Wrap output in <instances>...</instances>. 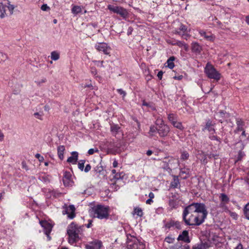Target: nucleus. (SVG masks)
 Returning <instances> with one entry per match:
<instances>
[{
	"mask_svg": "<svg viewBox=\"0 0 249 249\" xmlns=\"http://www.w3.org/2000/svg\"><path fill=\"white\" fill-rule=\"evenodd\" d=\"M35 157L36 158L38 159L39 161H43L44 160V158L38 153L36 154Z\"/></svg>",
	"mask_w": 249,
	"mask_h": 249,
	"instance_id": "obj_52",
	"label": "nucleus"
},
{
	"mask_svg": "<svg viewBox=\"0 0 249 249\" xmlns=\"http://www.w3.org/2000/svg\"><path fill=\"white\" fill-rule=\"evenodd\" d=\"M155 124L158 126V133L160 137L164 138L168 136L170 131V127L165 124L162 119H157Z\"/></svg>",
	"mask_w": 249,
	"mask_h": 249,
	"instance_id": "obj_4",
	"label": "nucleus"
},
{
	"mask_svg": "<svg viewBox=\"0 0 249 249\" xmlns=\"http://www.w3.org/2000/svg\"><path fill=\"white\" fill-rule=\"evenodd\" d=\"M95 48L99 52H102L105 54H108L110 53V47L104 42L97 43Z\"/></svg>",
	"mask_w": 249,
	"mask_h": 249,
	"instance_id": "obj_9",
	"label": "nucleus"
},
{
	"mask_svg": "<svg viewBox=\"0 0 249 249\" xmlns=\"http://www.w3.org/2000/svg\"><path fill=\"white\" fill-rule=\"evenodd\" d=\"M177 41V40L176 39H171V40H168L167 41V43L171 44L172 45H176V44H174V43H176V42Z\"/></svg>",
	"mask_w": 249,
	"mask_h": 249,
	"instance_id": "obj_53",
	"label": "nucleus"
},
{
	"mask_svg": "<svg viewBox=\"0 0 249 249\" xmlns=\"http://www.w3.org/2000/svg\"><path fill=\"white\" fill-rule=\"evenodd\" d=\"M214 125V123H213L211 120L209 119L207 120L206 124L204 128H203L202 130L205 131L206 130H208L209 132L213 134L215 132V129L213 128Z\"/></svg>",
	"mask_w": 249,
	"mask_h": 249,
	"instance_id": "obj_14",
	"label": "nucleus"
},
{
	"mask_svg": "<svg viewBox=\"0 0 249 249\" xmlns=\"http://www.w3.org/2000/svg\"><path fill=\"white\" fill-rule=\"evenodd\" d=\"M175 222H171L170 223H167L166 225V227L170 228L172 226H174Z\"/></svg>",
	"mask_w": 249,
	"mask_h": 249,
	"instance_id": "obj_60",
	"label": "nucleus"
},
{
	"mask_svg": "<svg viewBox=\"0 0 249 249\" xmlns=\"http://www.w3.org/2000/svg\"><path fill=\"white\" fill-rule=\"evenodd\" d=\"M208 215L206 207L202 203H193L183 211L182 218L187 226H198L205 221Z\"/></svg>",
	"mask_w": 249,
	"mask_h": 249,
	"instance_id": "obj_1",
	"label": "nucleus"
},
{
	"mask_svg": "<svg viewBox=\"0 0 249 249\" xmlns=\"http://www.w3.org/2000/svg\"><path fill=\"white\" fill-rule=\"evenodd\" d=\"M94 171L96 173L101 175L104 174V172L103 166L100 163L97 165V166L94 168Z\"/></svg>",
	"mask_w": 249,
	"mask_h": 249,
	"instance_id": "obj_25",
	"label": "nucleus"
},
{
	"mask_svg": "<svg viewBox=\"0 0 249 249\" xmlns=\"http://www.w3.org/2000/svg\"><path fill=\"white\" fill-rule=\"evenodd\" d=\"M156 132H158V126H155L154 125H151L149 132V135L150 136H153Z\"/></svg>",
	"mask_w": 249,
	"mask_h": 249,
	"instance_id": "obj_30",
	"label": "nucleus"
},
{
	"mask_svg": "<svg viewBox=\"0 0 249 249\" xmlns=\"http://www.w3.org/2000/svg\"><path fill=\"white\" fill-rule=\"evenodd\" d=\"M178 241H182L186 243H189L191 242L189 236V231L187 230H184L182 231L177 238Z\"/></svg>",
	"mask_w": 249,
	"mask_h": 249,
	"instance_id": "obj_10",
	"label": "nucleus"
},
{
	"mask_svg": "<svg viewBox=\"0 0 249 249\" xmlns=\"http://www.w3.org/2000/svg\"><path fill=\"white\" fill-rule=\"evenodd\" d=\"M85 163V160H81L78 162V168L81 171H83Z\"/></svg>",
	"mask_w": 249,
	"mask_h": 249,
	"instance_id": "obj_42",
	"label": "nucleus"
},
{
	"mask_svg": "<svg viewBox=\"0 0 249 249\" xmlns=\"http://www.w3.org/2000/svg\"><path fill=\"white\" fill-rule=\"evenodd\" d=\"M41 9L44 11H47L50 9V8L47 5V4H43L41 7Z\"/></svg>",
	"mask_w": 249,
	"mask_h": 249,
	"instance_id": "obj_47",
	"label": "nucleus"
},
{
	"mask_svg": "<svg viewBox=\"0 0 249 249\" xmlns=\"http://www.w3.org/2000/svg\"><path fill=\"white\" fill-rule=\"evenodd\" d=\"M133 29L132 27H128L127 31V34L128 36L130 35L132 32H133Z\"/></svg>",
	"mask_w": 249,
	"mask_h": 249,
	"instance_id": "obj_57",
	"label": "nucleus"
},
{
	"mask_svg": "<svg viewBox=\"0 0 249 249\" xmlns=\"http://www.w3.org/2000/svg\"><path fill=\"white\" fill-rule=\"evenodd\" d=\"M63 209H64L62 212L63 214H67L68 217L69 219H72L75 217V208L73 205L68 206L67 204H65L63 206Z\"/></svg>",
	"mask_w": 249,
	"mask_h": 249,
	"instance_id": "obj_7",
	"label": "nucleus"
},
{
	"mask_svg": "<svg viewBox=\"0 0 249 249\" xmlns=\"http://www.w3.org/2000/svg\"><path fill=\"white\" fill-rule=\"evenodd\" d=\"M187 27L185 25H184L182 23H180L178 28L176 29L174 31V33L175 34H177V35L181 36L182 34L185 33L187 31Z\"/></svg>",
	"mask_w": 249,
	"mask_h": 249,
	"instance_id": "obj_18",
	"label": "nucleus"
},
{
	"mask_svg": "<svg viewBox=\"0 0 249 249\" xmlns=\"http://www.w3.org/2000/svg\"><path fill=\"white\" fill-rule=\"evenodd\" d=\"M117 91L120 95H122L123 97L126 95V92L122 89H118Z\"/></svg>",
	"mask_w": 249,
	"mask_h": 249,
	"instance_id": "obj_49",
	"label": "nucleus"
},
{
	"mask_svg": "<svg viewBox=\"0 0 249 249\" xmlns=\"http://www.w3.org/2000/svg\"><path fill=\"white\" fill-rule=\"evenodd\" d=\"M200 156H201V158L200 159L201 162L204 164H207L208 163L207 156L203 153L200 155Z\"/></svg>",
	"mask_w": 249,
	"mask_h": 249,
	"instance_id": "obj_41",
	"label": "nucleus"
},
{
	"mask_svg": "<svg viewBox=\"0 0 249 249\" xmlns=\"http://www.w3.org/2000/svg\"><path fill=\"white\" fill-rule=\"evenodd\" d=\"M198 33L201 36H203L208 41H213L214 39V36L210 32H206L202 30H199L198 31Z\"/></svg>",
	"mask_w": 249,
	"mask_h": 249,
	"instance_id": "obj_13",
	"label": "nucleus"
},
{
	"mask_svg": "<svg viewBox=\"0 0 249 249\" xmlns=\"http://www.w3.org/2000/svg\"><path fill=\"white\" fill-rule=\"evenodd\" d=\"M189 157V154L187 151H183L181 152V155L180 156V159L182 160H187Z\"/></svg>",
	"mask_w": 249,
	"mask_h": 249,
	"instance_id": "obj_39",
	"label": "nucleus"
},
{
	"mask_svg": "<svg viewBox=\"0 0 249 249\" xmlns=\"http://www.w3.org/2000/svg\"><path fill=\"white\" fill-rule=\"evenodd\" d=\"M107 8L110 11L120 15L123 18H126L128 16V13L127 10L122 7L108 5Z\"/></svg>",
	"mask_w": 249,
	"mask_h": 249,
	"instance_id": "obj_6",
	"label": "nucleus"
},
{
	"mask_svg": "<svg viewBox=\"0 0 249 249\" xmlns=\"http://www.w3.org/2000/svg\"><path fill=\"white\" fill-rule=\"evenodd\" d=\"M169 205L171 209H175L178 207V202L177 200L170 198L169 200Z\"/></svg>",
	"mask_w": 249,
	"mask_h": 249,
	"instance_id": "obj_27",
	"label": "nucleus"
},
{
	"mask_svg": "<svg viewBox=\"0 0 249 249\" xmlns=\"http://www.w3.org/2000/svg\"><path fill=\"white\" fill-rule=\"evenodd\" d=\"M191 50L193 53L198 54L202 51V47L196 42H193L191 43Z\"/></svg>",
	"mask_w": 249,
	"mask_h": 249,
	"instance_id": "obj_16",
	"label": "nucleus"
},
{
	"mask_svg": "<svg viewBox=\"0 0 249 249\" xmlns=\"http://www.w3.org/2000/svg\"><path fill=\"white\" fill-rule=\"evenodd\" d=\"M124 176V174L123 172L117 173L115 175H113V176H110L109 180L110 181L116 182L117 180H119V179H123Z\"/></svg>",
	"mask_w": 249,
	"mask_h": 249,
	"instance_id": "obj_20",
	"label": "nucleus"
},
{
	"mask_svg": "<svg viewBox=\"0 0 249 249\" xmlns=\"http://www.w3.org/2000/svg\"><path fill=\"white\" fill-rule=\"evenodd\" d=\"M163 165L162 167L164 170H168V169H170V168L169 166V164L167 162V159L165 158L162 161Z\"/></svg>",
	"mask_w": 249,
	"mask_h": 249,
	"instance_id": "obj_38",
	"label": "nucleus"
},
{
	"mask_svg": "<svg viewBox=\"0 0 249 249\" xmlns=\"http://www.w3.org/2000/svg\"><path fill=\"white\" fill-rule=\"evenodd\" d=\"M0 57L1 58V60H5L7 58V56L6 54L2 53L0 52Z\"/></svg>",
	"mask_w": 249,
	"mask_h": 249,
	"instance_id": "obj_59",
	"label": "nucleus"
},
{
	"mask_svg": "<svg viewBox=\"0 0 249 249\" xmlns=\"http://www.w3.org/2000/svg\"><path fill=\"white\" fill-rule=\"evenodd\" d=\"M90 215L93 218L99 219H107L109 218V207L105 205L98 204L89 210Z\"/></svg>",
	"mask_w": 249,
	"mask_h": 249,
	"instance_id": "obj_2",
	"label": "nucleus"
},
{
	"mask_svg": "<svg viewBox=\"0 0 249 249\" xmlns=\"http://www.w3.org/2000/svg\"><path fill=\"white\" fill-rule=\"evenodd\" d=\"M220 202L228 203L230 202V199L228 196L225 194H220L219 196Z\"/></svg>",
	"mask_w": 249,
	"mask_h": 249,
	"instance_id": "obj_26",
	"label": "nucleus"
},
{
	"mask_svg": "<svg viewBox=\"0 0 249 249\" xmlns=\"http://www.w3.org/2000/svg\"><path fill=\"white\" fill-rule=\"evenodd\" d=\"M99 151L97 149V148H95V149H93V148H91V149H89L88 151V154L89 155H92L95 152H98Z\"/></svg>",
	"mask_w": 249,
	"mask_h": 249,
	"instance_id": "obj_48",
	"label": "nucleus"
},
{
	"mask_svg": "<svg viewBox=\"0 0 249 249\" xmlns=\"http://www.w3.org/2000/svg\"><path fill=\"white\" fill-rule=\"evenodd\" d=\"M205 73L208 78L218 81L221 78V74L210 63H207L204 70Z\"/></svg>",
	"mask_w": 249,
	"mask_h": 249,
	"instance_id": "obj_5",
	"label": "nucleus"
},
{
	"mask_svg": "<svg viewBox=\"0 0 249 249\" xmlns=\"http://www.w3.org/2000/svg\"><path fill=\"white\" fill-rule=\"evenodd\" d=\"M120 129V127L117 124H112L110 127V130L114 135H116Z\"/></svg>",
	"mask_w": 249,
	"mask_h": 249,
	"instance_id": "obj_32",
	"label": "nucleus"
},
{
	"mask_svg": "<svg viewBox=\"0 0 249 249\" xmlns=\"http://www.w3.org/2000/svg\"><path fill=\"white\" fill-rule=\"evenodd\" d=\"M34 116H35L36 118H38V119H40V120H41V119H41V116H42V115H40L39 113H38V112H36V113H34Z\"/></svg>",
	"mask_w": 249,
	"mask_h": 249,
	"instance_id": "obj_63",
	"label": "nucleus"
},
{
	"mask_svg": "<svg viewBox=\"0 0 249 249\" xmlns=\"http://www.w3.org/2000/svg\"><path fill=\"white\" fill-rule=\"evenodd\" d=\"M209 247V245L207 242H201L194 246L192 249H207Z\"/></svg>",
	"mask_w": 249,
	"mask_h": 249,
	"instance_id": "obj_23",
	"label": "nucleus"
},
{
	"mask_svg": "<svg viewBox=\"0 0 249 249\" xmlns=\"http://www.w3.org/2000/svg\"><path fill=\"white\" fill-rule=\"evenodd\" d=\"M173 180L171 182L170 187L173 188H177L178 187L180 184L178 177L177 176H173Z\"/></svg>",
	"mask_w": 249,
	"mask_h": 249,
	"instance_id": "obj_21",
	"label": "nucleus"
},
{
	"mask_svg": "<svg viewBox=\"0 0 249 249\" xmlns=\"http://www.w3.org/2000/svg\"><path fill=\"white\" fill-rule=\"evenodd\" d=\"M40 224L41 226L44 228V232L45 234L48 235V234H50L52 231V226L51 225L47 223V222H40Z\"/></svg>",
	"mask_w": 249,
	"mask_h": 249,
	"instance_id": "obj_19",
	"label": "nucleus"
},
{
	"mask_svg": "<svg viewBox=\"0 0 249 249\" xmlns=\"http://www.w3.org/2000/svg\"><path fill=\"white\" fill-rule=\"evenodd\" d=\"M164 241L168 243H173L175 241V238L172 236H168L165 238Z\"/></svg>",
	"mask_w": 249,
	"mask_h": 249,
	"instance_id": "obj_43",
	"label": "nucleus"
},
{
	"mask_svg": "<svg viewBox=\"0 0 249 249\" xmlns=\"http://www.w3.org/2000/svg\"><path fill=\"white\" fill-rule=\"evenodd\" d=\"M236 127L234 130L235 133H238L242 130L245 129V122L241 119L238 118L236 120Z\"/></svg>",
	"mask_w": 249,
	"mask_h": 249,
	"instance_id": "obj_15",
	"label": "nucleus"
},
{
	"mask_svg": "<svg viewBox=\"0 0 249 249\" xmlns=\"http://www.w3.org/2000/svg\"><path fill=\"white\" fill-rule=\"evenodd\" d=\"M160 142L164 146H169L170 145V143L168 141H165L163 140H161L160 141Z\"/></svg>",
	"mask_w": 249,
	"mask_h": 249,
	"instance_id": "obj_56",
	"label": "nucleus"
},
{
	"mask_svg": "<svg viewBox=\"0 0 249 249\" xmlns=\"http://www.w3.org/2000/svg\"><path fill=\"white\" fill-rule=\"evenodd\" d=\"M243 211L245 217L249 220V202L245 206Z\"/></svg>",
	"mask_w": 249,
	"mask_h": 249,
	"instance_id": "obj_34",
	"label": "nucleus"
},
{
	"mask_svg": "<svg viewBox=\"0 0 249 249\" xmlns=\"http://www.w3.org/2000/svg\"><path fill=\"white\" fill-rule=\"evenodd\" d=\"M133 214H136L140 217H142L143 215L142 210L139 207H136L134 208L133 211Z\"/></svg>",
	"mask_w": 249,
	"mask_h": 249,
	"instance_id": "obj_36",
	"label": "nucleus"
},
{
	"mask_svg": "<svg viewBox=\"0 0 249 249\" xmlns=\"http://www.w3.org/2000/svg\"><path fill=\"white\" fill-rule=\"evenodd\" d=\"M144 247V245L135 238L132 241L127 242L128 249H143Z\"/></svg>",
	"mask_w": 249,
	"mask_h": 249,
	"instance_id": "obj_8",
	"label": "nucleus"
},
{
	"mask_svg": "<svg viewBox=\"0 0 249 249\" xmlns=\"http://www.w3.org/2000/svg\"><path fill=\"white\" fill-rule=\"evenodd\" d=\"M234 249H243V246L241 243H239Z\"/></svg>",
	"mask_w": 249,
	"mask_h": 249,
	"instance_id": "obj_64",
	"label": "nucleus"
},
{
	"mask_svg": "<svg viewBox=\"0 0 249 249\" xmlns=\"http://www.w3.org/2000/svg\"><path fill=\"white\" fill-rule=\"evenodd\" d=\"M65 150V148L64 145H60L57 147V154L59 158L61 160L64 159V152Z\"/></svg>",
	"mask_w": 249,
	"mask_h": 249,
	"instance_id": "obj_22",
	"label": "nucleus"
},
{
	"mask_svg": "<svg viewBox=\"0 0 249 249\" xmlns=\"http://www.w3.org/2000/svg\"><path fill=\"white\" fill-rule=\"evenodd\" d=\"M182 37L187 40L189 37H190V35L189 34H185L184 33L181 35Z\"/></svg>",
	"mask_w": 249,
	"mask_h": 249,
	"instance_id": "obj_61",
	"label": "nucleus"
},
{
	"mask_svg": "<svg viewBox=\"0 0 249 249\" xmlns=\"http://www.w3.org/2000/svg\"><path fill=\"white\" fill-rule=\"evenodd\" d=\"M51 57L52 60L54 61L57 60L60 57L59 53L56 51H53L51 53Z\"/></svg>",
	"mask_w": 249,
	"mask_h": 249,
	"instance_id": "obj_37",
	"label": "nucleus"
},
{
	"mask_svg": "<svg viewBox=\"0 0 249 249\" xmlns=\"http://www.w3.org/2000/svg\"><path fill=\"white\" fill-rule=\"evenodd\" d=\"M208 157L210 159L214 158V159H216L217 158V157H218V155L214 154H213V153H210V154L208 155Z\"/></svg>",
	"mask_w": 249,
	"mask_h": 249,
	"instance_id": "obj_50",
	"label": "nucleus"
},
{
	"mask_svg": "<svg viewBox=\"0 0 249 249\" xmlns=\"http://www.w3.org/2000/svg\"><path fill=\"white\" fill-rule=\"evenodd\" d=\"M63 182L65 186L71 185L72 181L71 180V175L70 172L65 171L64 172Z\"/></svg>",
	"mask_w": 249,
	"mask_h": 249,
	"instance_id": "obj_11",
	"label": "nucleus"
},
{
	"mask_svg": "<svg viewBox=\"0 0 249 249\" xmlns=\"http://www.w3.org/2000/svg\"><path fill=\"white\" fill-rule=\"evenodd\" d=\"M7 7L10 12V14L12 15L13 14V11L15 8V6L9 3Z\"/></svg>",
	"mask_w": 249,
	"mask_h": 249,
	"instance_id": "obj_46",
	"label": "nucleus"
},
{
	"mask_svg": "<svg viewBox=\"0 0 249 249\" xmlns=\"http://www.w3.org/2000/svg\"><path fill=\"white\" fill-rule=\"evenodd\" d=\"M111 183L110 184L111 188L113 189L114 191H117L119 189V187L118 185H116V182L115 181H111Z\"/></svg>",
	"mask_w": 249,
	"mask_h": 249,
	"instance_id": "obj_44",
	"label": "nucleus"
},
{
	"mask_svg": "<svg viewBox=\"0 0 249 249\" xmlns=\"http://www.w3.org/2000/svg\"><path fill=\"white\" fill-rule=\"evenodd\" d=\"M242 132V134L240 137V138L241 139H243V138H245L247 136L246 135V132H245V130L244 129V130H242L241 131Z\"/></svg>",
	"mask_w": 249,
	"mask_h": 249,
	"instance_id": "obj_54",
	"label": "nucleus"
},
{
	"mask_svg": "<svg viewBox=\"0 0 249 249\" xmlns=\"http://www.w3.org/2000/svg\"><path fill=\"white\" fill-rule=\"evenodd\" d=\"M213 134H212L211 133V134L209 136V138L211 140H215V141H216L217 142H220V139L219 137H218L217 136H216L215 135H213Z\"/></svg>",
	"mask_w": 249,
	"mask_h": 249,
	"instance_id": "obj_45",
	"label": "nucleus"
},
{
	"mask_svg": "<svg viewBox=\"0 0 249 249\" xmlns=\"http://www.w3.org/2000/svg\"><path fill=\"white\" fill-rule=\"evenodd\" d=\"M38 178V179L44 183H47L50 182L49 176L44 173L39 174Z\"/></svg>",
	"mask_w": 249,
	"mask_h": 249,
	"instance_id": "obj_24",
	"label": "nucleus"
},
{
	"mask_svg": "<svg viewBox=\"0 0 249 249\" xmlns=\"http://www.w3.org/2000/svg\"><path fill=\"white\" fill-rule=\"evenodd\" d=\"M175 58L174 56H171L167 61L166 63L167 64V67L170 69H172L174 66V63L173 61L175 60Z\"/></svg>",
	"mask_w": 249,
	"mask_h": 249,
	"instance_id": "obj_28",
	"label": "nucleus"
},
{
	"mask_svg": "<svg viewBox=\"0 0 249 249\" xmlns=\"http://www.w3.org/2000/svg\"><path fill=\"white\" fill-rule=\"evenodd\" d=\"M167 162H168V163L169 164H171L175 160L174 159L173 157H169L167 158Z\"/></svg>",
	"mask_w": 249,
	"mask_h": 249,
	"instance_id": "obj_58",
	"label": "nucleus"
},
{
	"mask_svg": "<svg viewBox=\"0 0 249 249\" xmlns=\"http://www.w3.org/2000/svg\"><path fill=\"white\" fill-rule=\"evenodd\" d=\"M91 169V166L90 164H88L86 166V167L84 169V171L86 173L88 172Z\"/></svg>",
	"mask_w": 249,
	"mask_h": 249,
	"instance_id": "obj_55",
	"label": "nucleus"
},
{
	"mask_svg": "<svg viewBox=\"0 0 249 249\" xmlns=\"http://www.w3.org/2000/svg\"><path fill=\"white\" fill-rule=\"evenodd\" d=\"M71 156L70 157L67 161L69 163L76 164L78 160V153L77 152L73 151L71 153Z\"/></svg>",
	"mask_w": 249,
	"mask_h": 249,
	"instance_id": "obj_17",
	"label": "nucleus"
},
{
	"mask_svg": "<svg viewBox=\"0 0 249 249\" xmlns=\"http://www.w3.org/2000/svg\"><path fill=\"white\" fill-rule=\"evenodd\" d=\"M82 11V9L80 6L74 5L71 9V12L74 15H77Z\"/></svg>",
	"mask_w": 249,
	"mask_h": 249,
	"instance_id": "obj_31",
	"label": "nucleus"
},
{
	"mask_svg": "<svg viewBox=\"0 0 249 249\" xmlns=\"http://www.w3.org/2000/svg\"><path fill=\"white\" fill-rule=\"evenodd\" d=\"M102 242L99 240H94L86 245V249H100Z\"/></svg>",
	"mask_w": 249,
	"mask_h": 249,
	"instance_id": "obj_12",
	"label": "nucleus"
},
{
	"mask_svg": "<svg viewBox=\"0 0 249 249\" xmlns=\"http://www.w3.org/2000/svg\"><path fill=\"white\" fill-rule=\"evenodd\" d=\"M189 172V169L183 170L181 169L179 172V176L183 179H186L188 177Z\"/></svg>",
	"mask_w": 249,
	"mask_h": 249,
	"instance_id": "obj_29",
	"label": "nucleus"
},
{
	"mask_svg": "<svg viewBox=\"0 0 249 249\" xmlns=\"http://www.w3.org/2000/svg\"><path fill=\"white\" fill-rule=\"evenodd\" d=\"M174 226L178 229H181L180 224L178 222H175Z\"/></svg>",
	"mask_w": 249,
	"mask_h": 249,
	"instance_id": "obj_62",
	"label": "nucleus"
},
{
	"mask_svg": "<svg viewBox=\"0 0 249 249\" xmlns=\"http://www.w3.org/2000/svg\"><path fill=\"white\" fill-rule=\"evenodd\" d=\"M184 42L183 41L177 40L176 42V43H174V44H176V45L179 47H182L183 46Z\"/></svg>",
	"mask_w": 249,
	"mask_h": 249,
	"instance_id": "obj_51",
	"label": "nucleus"
},
{
	"mask_svg": "<svg viewBox=\"0 0 249 249\" xmlns=\"http://www.w3.org/2000/svg\"><path fill=\"white\" fill-rule=\"evenodd\" d=\"M172 125L174 126V127L180 130H183L184 128V126L182 124V123L180 122H178L177 120L172 124Z\"/></svg>",
	"mask_w": 249,
	"mask_h": 249,
	"instance_id": "obj_33",
	"label": "nucleus"
},
{
	"mask_svg": "<svg viewBox=\"0 0 249 249\" xmlns=\"http://www.w3.org/2000/svg\"><path fill=\"white\" fill-rule=\"evenodd\" d=\"M83 226L78 227L74 222H72L69 225L67 229V233L69 235V242L73 244L79 239V234L82 231Z\"/></svg>",
	"mask_w": 249,
	"mask_h": 249,
	"instance_id": "obj_3",
	"label": "nucleus"
},
{
	"mask_svg": "<svg viewBox=\"0 0 249 249\" xmlns=\"http://www.w3.org/2000/svg\"><path fill=\"white\" fill-rule=\"evenodd\" d=\"M228 203L220 202L219 205V207L223 211H228V208L227 206V204Z\"/></svg>",
	"mask_w": 249,
	"mask_h": 249,
	"instance_id": "obj_40",
	"label": "nucleus"
},
{
	"mask_svg": "<svg viewBox=\"0 0 249 249\" xmlns=\"http://www.w3.org/2000/svg\"><path fill=\"white\" fill-rule=\"evenodd\" d=\"M167 118L172 124L177 120V115L172 113L168 114Z\"/></svg>",
	"mask_w": 249,
	"mask_h": 249,
	"instance_id": "obj_35",
	"label": "nucleus"
}]
</instances>
